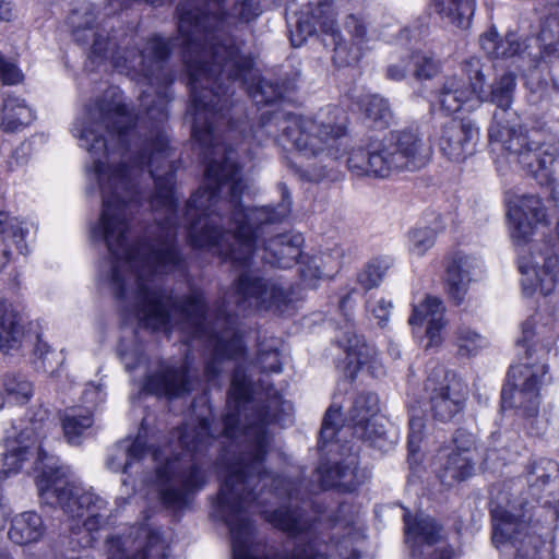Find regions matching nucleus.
<instances>
[{
    "mask_svg": "<svg viewBox=\"0 0 559 559\" xmlns=\"http://www.w3.org/2000/svg\"><path fill=\"white\" fill-rule=\"evenodd\" d=\"M469 83L457 76H448L437 93L440 109L451 116L463 109L471 110L481 98L485 75L476 70Z\"/></svg>",
    "mask_w": 559,
    "mask_h": 559,
    "instance_id": "obj_19",
    "label": "nucleus"
},
{
    "mask_svg": "<svg viewBox=\"0 0 559 559\" xmlns=\"http://www.w3.org/2000/svg\"><path fill=\"white\" fill-rule=\"evenodd\" d=\"M384 271L381 265L374 261L367 263L365 269L358 275V282L364 289L370 290L378 287L382 281Z\"/></svg>",
    "mask_w": 559,
    "mask_h": 559,
    "instance_id": "obj_56",
    "label": "nucleus"
},
{
    "mask_svg": "<svg viewBox=\"0 0 559 559\" xmlns=\"http://www.w3.org/2000/svg\"><path fill=\"white\" fill-rule=\"evenodd\" d=\"M3 388L9 397L20 404L27 403L33 396V384L20 374H7Z\"/></svg>",
    "mask_w": 559,
    "mask_h": 559,
    "instance_id": "obj_49",
    "label": "nucleus"
},
{
    "mask_svg": "<svg viewBox=\"0 0 559 559\" xmlns=\"http://www.w3.org/2000/svg\"><path fill=\"white\" fill-rule=\"evenodd\" d=\"M231 289L238 305L253 301L260 311L283 316L293 305V289L269 278L243 271L233 281Z\"/></svg>",
    "mask_w": 559,
    "mask_h": 559,
    "instance_id": "obj_12",
    "label": "nucleus"
},
{
    "mask_svg": "<svg viewBox=\"0 0 559 559\" xmlns=\"http://www.w3.org/2000/svg\"><path fill=\"white\" fill-rule=\"evenodd\" d=\"M147 57L156 63H165L173 53V44L159 34L151 35L146 40Z\"/></svg>",
    "mask_w": 559,
    "mask_h": 559,
    "instance_id": "obj_52",
    "label": "nucleus"
},
{
    "mask_svg": "<svg viewBox=\"0 0 559 559\" xmlns=\"http://www.w3.org/2000/svg\"><path fill=\"white\" fill-rule=\"evenodd\" d=\"M435 419L448 423L465 407L468 388L462 378L442 366L435 367L425 381Z\"/></svg>",
    "mask_w": 559,
    "mask_h": 559,
    "instance_id": "obj_13",
    "label": "nucleus"
},
{
    "mask_svg": "<svg viewBox=\"0 0 559 559\" xmlns=\"http://www.w3.org/2000/svg\"><path fill=\"white\" fill-rule=\"evenodd\" d=\"M515 87L516 76L512 72L503 73L491 84L488 100L497 106V110L493 112V122L488 130L490 141H501L503 138L502 130L509 131L508 126L499 118V110L503 115L511 108Z\"/></svg>",
    "mask_w": 559,
    "mask_h": 559,
    "instance_id": "obj_29",
    "label": "nucleus"
},
{
    "mask_svg": "<svg viewBox=\"0 0 559 559\" xmlns=\"http://www.w3.org/2000/svg\"><path fill=\"white\" fill-rule=\"evenodd\" d=\"M226 4L227 0H204L202 5H192L189 1L177 5V32L182 40L183 56L202 47L198 35L210 38L229 24L231 19L249 24L261 13L260 0H235L231 10Z\"/></svg>",
    "mask_w": 559,
    "mask_h": 559,
    "instance_id": "obj_5",
    "label": "nucleus"
},
{
    "mask_svg": "<svg viewBox=\"0 0 559 559\" xmlns=\"http://www.w3.org/2000/svg\"><path fill=\"white\" fill-rule=\"evenodd\" d=\"M40 427L41 425L37 424H34L31 428L26 427L20 431L14 440L9 441L7 452L0 455V478L17 473L25 462L35 456V469H43L40 464L46 457V453L41 451L39 444L36 445Z\"/></svg>",
    "mask_w": 559,
    "mask_h": 559,
    "instance_id": "obj_21",
    "label": "nucleus"
},
{
    "mask_svg": "<svg viewBox=\"0 0 559 559\" xmlns=\"http://www.w3.org/2000/svg\"><path fill=\"white\" fill-rule=\"evenodd\" d=\"M337 27L334 0L308 2L296 12L295 29L290 31V43L294 47H300L312 36H322L324 41Z\"/></svg>",
    "mask_w": 559,
    "mask_h": 559,
    "instance_id": "obj_15",
    "label": "nucleus"
},
{
    "mask_svg": "<svg viewBox=\"0 0 559 559\" xmlns=\"http://www.w3.org/2000/svg\"><path fill=\"white\" fill-rule=\"evenodd\" d=\"M157 115L155 133L146 138L132 156L133 164L141 168H150L155 159L165 158L170 150V140L164 130V123L168 120V111L165 108H159Z\"/></svg>",
    "mask_w": 559,
    "mask_h": 559,
    "instance_id": "obj_30",
    "label": "nucleus"
},
{
    "mask_svg": "<svg viewBox=\"0 0 559 559\" xmlns=\"http://www.w3.org/2000/svg\"><path fill=\"white\" fill-rule=\"evenodd\" d=\"M367 352H344V371L347 377L354 379L356 373L359 371L362 362V356H366Z\"/></svg>",
    "mask_w": 559,
    "mask_h": 559,
    "instance_id": "obj_64",
    "label": "nucleus"
},
{
    "mask_svg": "<svg viewBox=\"0 0 559 559\" xmlns=\"http://www.w3.org/2000/svg\"><path fill=\"white\" fill-rule=\"evenodd\" d=\"M429 5L441 20L467 28L475 13L476 0H430Z\"/></svg>",
    "mask_w": 559,
    "mask_h": 559,
    "instance_id": "obj_35",
    "label": "nucleus"
},
{
    "mask_svg": "<svg viewBox=\"0 0 559 559\" xmlns=\"http://www.w3.org/2000/svg\"><path fill=\"white\" fill-rule=\"evenodd\" d=\"M424 417L420 415H412L409 418L408 449L412 453L419 450L424 435Z\"/></svg>",
    "mask_w": 559,
    "mask_h": 559,
    "instance_id": "obj_61",
    "label": "nucleus"
},
{
    "mask_svg": "<svg viewBox=\"0 0 559 559\" xmlns=\"http://www.w3.org/2000/svg\"><path fill=\"white\" fill-rule=\"evenodd\" d=\"M444 313L443 301L430 294H427L418 305H413L408 324L413 328H421L427 322L425 336L428 343L425 349L441 346L443 342L442 334L447 326Z\"/></svg>",
    "mask_w": 559,
    "mask_h": 559,
    "instance_id": "obj_25",
    "label": "nucleus"
},
{
    "mask_svg": "<svg viewBox=\"0 0 559 559\" xmlns=\"http://www.w3.org/2000/svg\"><path fill=\"white\" fill-rule=\"evenodd\" d=\"M459 349H484L487 340L469 328H461L456 333Z\"/></svg>",
    "mask_w": 559,
    "mask_h": 559,
    "instance_id": "obj_57",
    "label": "nucleus"
},
{
    "mask_svg": "<svg viewBox=\"0 0 559 559\" xmlns=\"http://www.w3.org/2000/svg\"><path fill=\"white\" fill-rule=\"evenodd\" d=\"M150 176L154 181L152 202L168 211H177L179 202L176 195L175 173L168 171L164 175H155V171L151 169Z\"/></svg>",
    "mask_w": 559,
    "mask_h": 559,
    "instance_id": "obj_45",
    "label": "nucleus"
},
{
    "mask_svg": "<svg viewBox=\"0 0 559 559\" xmlns=\"http://www.w3.org/2000/svg\"><path fill=\"white\" fill-rule=\"evenodd\" d=\"M109 283L116 300L124 301L128 298V283L121 267L114 264L110 269Z\"/></svg>",
    "mask_w": 559,
    "mask_h": 559,
    "instance_id": "obj_58",
    "label": "nucleus"
},
{
    "mask_svg": "<svg viewBox=\"0 0 559 559\" xmlns=\"http://www.w3.org/2000/svg\"><path fill=\"white\" fill-rule=\"evenodd\" d=\"M335 344L340 349H364L367 344L362 334H359L352 323H346L337 329L335 334Z\"/></svg>",
    "mask_w": 559,
    "mask_h": 559,
    "instance_id": "obj_51",
    "label": "nucleus"
},
{
    "mask_svg": "<svg viewBox=\"0 0 559 559\" xmlns=\"http://www.w3.org/2000/svg\"><path fill=\"white\" fill-rule=\"evenodd\" d=\"M41 500L59 507L73 522L70 530L80 532L81 525L88 532L97 531L105 522L107 501L92 490H85L67 467L43 469L37 483Z\"/></svg>",
    "mask_w": 559,
    "mask_h": 559,
    "instance_id": "obj_4",
    "label": "nucleus"
},
{
    "mask_svg": "<svg viewBox=\"0 0 559 559\" xmlns=\"http://www.w3.org/2000/svg\"><path fill=\"white\" fill-rule=\"evenodd\" d=\"M25 75L22 69L13 61L5 58L0 50V82L4 86H14L23 83Z\"/></svg>",
    "mask_w": 559,
    "mask_h": 559,
    "instance_id": "obj_54",
    "label": "nucleus"
},
{
    "mask_svg": "<svg viewBox=\"0 0 559 559\" xmlns=\"http://www.w3.org/2000/svg\"><path fill=\"white\" fill-rule=\"evenodd\" d=\"M508 217L514 245L525 246L531 242L537 225L546 221L547 211L540 197L523 194L510 206Z\"/></svg>",
    "mask_w": 559,
    "mask_h": 559,
    "instance_id": "obj_22",
    "label": "nucleus"
},
{
    "mask_svg": "<svg viewBox=\"0 0 559 559\" xmlns=\"http://www.w3.org/2000/svg\"><path fill=\"white\" fill-rule=\"evenodd\" d=\"M36 119L35 111L13 93L3 94L0 124L7 133H14L31 126Z\"/></svg>",
    "mask_w": 559,
    "mask_h": 559,
    "instance_id": "obj_31",
    "label": "nucleus"
},
{
    "mask_svg": "<svg viewBox=\"0 0 559 559\" xmlns=\"http://www.w3.org/2000/svg\"><path fill=\"white\" fill-rule=\"evenodd\" d=\"M146 452L151 453L153 461H158L160 459V452L146 449L144 441L140 438H136L129 445L119 444L114 453L108 457L106 463L107 467L112 472L126 473L132 465V462L142 459Z\"/></svg>",
    "mask_w": 559,
    "mask_h": 559,
    "instance_id": "obj_40",
    "label": "nucleus"
},
{
    "mask_svg": "<svg viewBox=\"0 0 559 559\" xmlns=\"http://www.w3.org/2000/svg\"><path fill=\"white\" fill-rule=\"evenodd\" d=\"M94 424L93 413L88 408L72 407L64 411L61 425L64 438L71 444H80L86 431Z\"/></svg>",
    "mask_w": 559,
    "mask_h": 559,
    "instance_id": "obj_41",
    "label": "nucleus"
},
{
    "mask_svg": "<svg viewBox=\"0 0 559 559\" xmlns=\"http://www.w3.org/2000/svg\"><path fill=\"white\" fill-rule=\"evenodd\" d=\"M81 140L86 142V150L98 157H108L110 148L103 132L93 124H86L81 130Z\"/></svg>",
    "mask_w": 559,
    "mask_h": 559,
    "instance_id": "obj_50",
    "label": "nucleus"
},
{
    "mask_svg": "<svg viewBox=\"0 0 559 559\" xmlns=\"http://www.w3.org/2000/svg\"><path fill=\"white\" fill-rule=\"evenodd\" d=\"M136 297V314L145 328L155 331L170 328L174 310L194 334L206 332L209 302L203 290L194 289L177 300L162 288L154 289L139 283Z\"/></svg>",
    "mask_w": 559,
    "mask_h": 559,
    "instance_id": "obj_7",
    "label": "nucleus"
},
{
    "mask_svg": "<svg viewBox=\"0 0 559 559\" xmlns=\"http://www.w3.org/2000/svg\"><path fill=\"white\" fill-rule=\"evenodd\" d=\"M479 44L490 60H508L520 57L526 50V39L518 31L509 29L501 37L495 25L490 26L480 38Z\"/></svg>",
    "mask_w": 559,
    "mask_h": 559,
    "instance_id": "obj_28",
    "label": "nucleus"
},
{
    "mask_svg": "<svg viewBox=\"0 0 559 559\" xmlns=\"http://www.w3.org/2000/svg\"><path fill=\"white\" fill-rule=\"evenodd\" d=\"M406 542L415 547L417 544H435L440 539L441 527L432 518L424 513L412 516L404 514Z\"/></svg>",
    "mask_w": 559,
    "mask_h": 559,
    "instance_id": "obj_36",
    "label": "nucleus"
},
{
    "mask_svg": "<svg viewBox=\"0 0 559 559\" xmlns=\"http://www.w3.org/2000/svg\"><path fill=\"white\" fill-rule=\"evenodd\" d=\"M478 135L469 121L452 118L442 127L439 146L449 160L462 163L475 153Z\"/></svg>",
    "mask_w": 559,
    "mask_h": 559,
    "instance_id": "obj_24",
    "label": "nucleus"
},
{
    "mask_svg": "<svg viewBox=\"0 0 559 559\" xmlns=\"http://www.w3.org/2000/svg\"><path fill=\"white\" fill-rule=\"evenodd\" d=\"M259 242L263 247L265 261L274 267L290 269L301 255L305 238L301 233H284L265 238L266 229Z\"/></svg>",
    "mask_w": 559,
    "mask_h": 559,
    "instance_id": "obj_26",
    "label": "nucleus"
},
{
    "mask_svg": "<svg viewBox=\"0 0 559 559\" xmlns=\"http://www.w3.org/2000/svg\"><path fill=\"white\" fill-rule=\"evenodd\" d=\"M96 124L121 143H128L129 136L136 129L139 115L124 100L112 97H97L91 108Z\"/></svg>",
    "mask_w": 559,
    "mask_h": 559,
    "instance_id": "obj_16",
    "label": "nucleus"
},
{
    "mask_svg": "<svg viewBox=\"0 0 559 559\" xmlns=\"http://www.w3.org/2000/svg\"><path fill=\"white\" fill-rule=\"evenodd\" d=\"M61 354L62 352H39V356L35 361L36 368L53 374L57 371L55 365H60L63 361Z\"/></svg>",
    "mask_w": 559,
    "mask_h": 559,
    "instance_id": "obj_62",
    "label": "nucleus"
},
{
    "mask_svg": "<svg viewBox=\"0 0 559 559\" xmlns=\"http://www.w3.org/2000/svg\"><path fill=\"white\" fill-rule=\"evenodd\" d=\"M539 56L536 66L540 61L547 63L559 57V14H548L540 22L537 35Z\"/></svg>",
    "mask_w": 559,
    "mask_h": 559,
    "instance_id": "obj_39",
    "label": "nucleus"
},
{
    "mask_svg": "<svg viewBox=\"0 0 559 559\" xmlns=\"http://www.w3.org/2000/svg\"><path fill=\"white\" fill-rule=\"evenodd\" d=\"M453 443L454 449L451 453L474 457L476 450V439L472 432H468L464 429H457L453 437Z\"/></svg>",
    "mask_w": 559,
    "mask_h": 559,
    "instance_id": "obj_55",
    "label": "nucleus"
},
{
    "mask_svg": "<svg viewBox=\"0 0 559 559\" xmlns=\"http://www.w3.org/2000/svg\"><path fill=\"white\" fill-rule=\"evenodd\" d=\"M96 175L102 177L108 174V181L114 183L109 191L100 182L102 211L94 234L104 240L108 251L118 257L122 250V258L134 265L147 269L150 273H168L183 263V257L175 239L163 241L155 247L144 238L128 243L130 222L127 218L129 202L117 191V183L130 181L129 166L120 162L107 165L100 158L94 162Z\"/></svg>",
    "mask_w": 559,
    "mask_h": 559,
    "instance_id": "obj_2",
    "label": "nucleus"
},
{
    "mask_svg": "<svg viewBox=\"0 0 559 559\" xmlns=\"http://www.w3.org/2000/svg\"><path fill=\"white\" fill-rule=\"evenodd\" d=\"M519 271L525 275L522 288L526 296L537 292L548 296L556 289L559 283V227L557 237L545 240L538 255L532 254L530 263L520 264Z\"/></svg>",
    "mask_w": 559,
    "mask_h": 559,
    "instance_id": "obj_14",
    "label": "nucleus"
},
{
    "mask_svg": "<svg viewBox=\"0 0 559 559\" xmlns=\"http://www.w3.org/2000/svg\"><path fill=\"white\" fill-rule=\"evenodd\" d=\"M159 497L173 510H181L189 503L190 496L203 488L205 473L197 465L185 467L181 459H167L156 468Z\"/></svg>",
    "mask_w": 559,
    "mask_h": 559,
    "instance_id": "obj_11",
    "label": "nucleus"
},
{
    "mask_svg": "<svg viewBox=\"0 0 559 559\" xmlns=\"http://www.w3.org/2000/svg\"><path fill=\"white\" fill-rule=\"evenodd\" d=\"M285 126L282 128L281 139L292 144L299 154L313 157L324 151L336 148L343 139L348 136V117H344L340 121L319 123L312 118H307L293 112L281 114Z\"/></svg>",
    "mask_w": 559,
    "mask_h": 559,
    "instance_id": "obj_9",
    "label": "nucleus"
},
{
    "mask_svg": "<svg viewBox=\"0 0 559 559\" xmlns=\"http://www.w3.org/2000/svg\"><path fill=\"white\" fill-rule=\"evenodd\" d=\"M192 378L187 361L160 362L146 377L144 389L158 396L179 397L191 390Z\"/></svg>",
    "mask_w": 559,
    "mask_h": 559,
    "instance_id": "obj_23",
    "label": "nucleus"
},
{
    "mask_svg": "<svg viewBox=\"0 0 559 559\" xmlns=\"http://www.w3.org/2000/svg\"><path fill=\"white\" fill-rule=\"evenodd\" d=\"M231 210L228 215V233L234 241L249 253H255L267 226L283 222L292 211L287 186L278 183L282 201L276 205L252 206L243 204L245 185L239 174L227 182Z\"/></svg>",
    "mask_w": 559,
    "mask_h": 559,
    "instance_id": "obj_6",
    "label": "nucleus"
},
{
    "mask_svg": "<svg viewBox=\"0 0 559 559\" xmlns=\"http://www.w3.org/2000/svg\"><path fill=\"white\" fill-rule=\"evenodd\" d=\"M362 122L372 130H385L393 119V111L386 98L379 94L361 95L357 102Z\"/></svg>",
    "mask_w": 559,
    "mask_h": 559,
    "instance_id": "obj_33",
    "label": "nucleus"
},
{
    "mask_svg": "<svg viewBox=\"0 0 559 559\" xmlns=\"http://www.w3.org/2000/svg\"><path fill=\"white\" fill-rule=\"evenodd\" d=\"M27 234L28 230L22 226V222L11 216L9 212L0 211V272L11 260V250L3 243L4 239H11L17 252L26 255L28 253Z\"/></svg>",
    "mask_w": 559,
    "mask_h": 559,
    "instance_id": "obj_32",
    "label": "nucleus"
},
{
    "mask_svg": "<svg viewBox=\"0 0 559 559\" xmlns=\"http://www.w3.org/2000/svg\"><path fill=\"white\" fill-rule=\"evenodd\" d=\"M468 257L461 251L444 257L443 288L449 301L460 307L464 304L472 283Z\"/></svg>",
    "mask_w": 559,
    "mask_h": 559,
    "instance_id": "obj_27",
    "label": "nucleus"
},
{
    "mask_svg": "<svg viewBox=\"0 0 559 559\" xmlns=\"http://www.w3.org/2000/svg\"><path fill=\"white\" fill-rule=\"evenodd\" d=\"M492 542L496 545L514 540L523 524L508 511L496 508L492 510Z\"/></svg>",
    "mask_w": 559,
    "mask_h": 559,
    "instance_id": "obj_46",
    "label": "nucleus"
},
{
    "mask_svg": "<svg viewBox=\"0 0 559 559\" xmlns=\"http://www.w3.org/2000/svg\"><path fill=\"white\" fill-rule=\"evenodd\" d=\"M535 336V322L531 319L525 320L521 325V336L516 340V346L523 349H533Z\"/></svg>",
    "mask_w": 559,
    "mask_h": 559,
    "instance_id": "obj_63",
    "label": "nucleus"
},
{
    "mask_svg": "<svg viewBox=\"0 0 559 559\" xmlns=\"http://www.w3.org/2000/svg\"><path fill=\"white\" fill-rule=\"evenodd\" d=\"M436 231L430 227L414 228L408 234L409 250L424 255L436 242Z\"/></svg>",
    "mask_w": 559,
    "mask_h": 559,
    "instance_id": "obj_53",
    "label": "nucleus"
},
{
    "mask_svg": "<svg viewBox=\"0 0 559 559\" xmlns=\"http://www.w3.org/2000/svg\"><path fill=\"white\" fill-rule=\"evenodd\" d=\"M44 532L45 525L40 515L36 512H23L12 519L8 536L13 543L25 545L37 542Z\"/></svg>",
    "mask_w": 559,
    "mask_h": 559,
    "instance_id": "obj_37",
    "label": "nucleus"
},
{
    "mask_svg": "<svg viewBox=\"0 0 559 559\" xmlns=\"http://www.w3.org/2000/svg\"><path fill=\"white\" fill-rule=\"evenodd\" d=\"M474 466V457L449 453L438 472V477L444 486L452 487L472 476Z\"/></svg>",
    "mask_w": 559,
    "mask_h": 559,
    "instance_id": "obj_43",
    "label": "nucleus"
},
{
    "mask_svg": "<svg viewBox=\"0 0 559 559\" xmlns=\"http://www.w3.org/2000/svg\"><path fill=\"white\" fill-rule=\"evenodd\" d=\"M210 59L183 56L190 107L193 115L191 140L200 148L211 151L214 147L216 105L213 96L225 94L223 83L207 88L202 81L216 83L224 76L231 83H240L248 96L259 107L280 108L294 103L298 86L288 76L267 78L261 73L252 74L255 58L251 52H243L241 44L234 37L218 39L209 44Z\"/></svg>",
    "mask_w": 559,
    "mask_h": 559,
    "instance_id": "obj_1",
    "label": "nucleus"
},
{
    "mask_svg": "<svg viewBox=\"0 0 559 559\" xmlns=\"http://www.w3.org/2000/svg\"><path fill=\"white\" fill-rule=\"evenodd\" d=\"M341 418L340 409L330 407L324 416L320 431V440L324 443L332 441L337 432V426Z\"/></svg>",
    "mask_w": 559,
    "mask_h": 559,
    "instance_id": "obj_60",
    "label": "nucleus"
},
{
    "mask_svg": "<svg viewBox=\"0 0 559 559\" xmlns=\"http://www.w3.org/2000/svg\"><path fill=\"white\" fill-rule=\"evenodd\" d=\"M195 193L186 201L185 205V219L186 225V238L188 245L200 251H213L219 258L222 262H228L233 266L249 267L254 253H249L246 249H242L236 242H225L224 238L226 230L223 225L211 222L207 217L205 218L203 213L192 214V211H198Z\"/></svg>",
    "mask_w": 559,
    "mask_h": 559,
    "instance_id": "obj_10",
    "label": "nucleus"
},
{
    "mask_svg": "<svg viewBox=\"0 0 559 559\" xmlns=\"http://www.w3.org/2000/svg\"><path fill=\"white\" fill-rule=\"evenodd\" d=\"M356 464L354 459L346 464H335L333 466L320 465L317 469L318 479L323 489L332 487H342L345 490H352L356 483L354 476Z\"/></svg>",
    "mask_w": 559,
    "mask_h": 559,
    "instance_id": "obj_42",
    "label": "nucleus"
},
{
    "mask_svg": "<svg viewBox=\"0 0 559 559\" xmlns=\"http://www.w3.org/2000/svg\"><path fill=\"white\" fill-rule=\"evenodd\" d=\"M520 148L515 150L518 162L527 176L550 190L549 198L557 200L555 192L556 179L550 169L555 157L548 152L545 143L530 140L528 135L521 134L518 138Z\"/></svg>",
    "mask_w": 559,
    "mask_h": 559,
    "instance_id": "obj_17",
    "label": "nucleus"
},
{
    "mask_svg": "<svg viewBox=\"0 0 559 559\" xmlns=\"http://www.w3.org/2000/svg\"><path fill=\"white\" fill-rule=\"evenodd\" d=\"M407 64L417 81H427L436 78L442 69L441 62L421 50H413L407 56Z\"/></svg>",
    "mask_w": 559,
    "mask_h": 559,
    "instance_id": "obj_48",
    "label": "nucleus"
},
{
    "mask_svg": "<svg viewBox=\"0 0 559 559\" xmlns=\"http://www.w3.org/2000/svg\"><path fill=\"white\" fill-rule=\"evenodd\" d=\"M423 140L412 129L394 130L382 139L368 136L348 152L347 168L357 177L386 179L393 173L419 168Z\"/></svg>",
    "mask_w": 559,
    "mask_h": 559,
    "instance_id": "obj_3",
    "label": "nucleus"
},
{
    "mask_svg": "<svg viewBox=\"0 0 559 559\" xmlns=\"http://www.w3.org/2000/svg\"><path fill=\"white\" fill-rule=\"evenodd\" d=\"M345 28L356 46H362L366 43L368 28L362 19L355 14H348L345 19Z\"/></svg>",
    "mask_w": 559,
    "mask_h": 559,
    "instance_id": "obj_59",
    "label": "nucleus"
},
{
    "mask_svg": "<svg viewBox=\"0 0 559 559\" xmlns=\"http://www.w3.org/2000/svg\"><path fill=\"white\" fill-rule=\"evenodd\" d=\"M241 174V166L228 156L221 159H211L204 169L207 190L211 195H218L228 181Z\"/></svg>",
    "mask_w": 559,
    "mask_h": 559,
    "instance_id": "obj_38",
    "label": "nucleus"
},
{
    "mask_svg": "<svg viewBox=\"0 0 559 559\" xmlns=\"http://www.w3.org/2000/svg\"><path fill=\"white\" fill-rule=\"evenodd\" d=\"M212 439L210 423L206 418L199 420L197 426H185L179 431V442L190 452L202 451Z\"/></svg>",
    "mask_w": 559,
    "mask_h": 559,
    "instance_id": "obj_47",
    "label": "nucleus"
},
{
    "mask_svg": "<svg viewBox=\"0 0 559 559\" xmlns=\"http://www.w3.org/2000/svg\"><path fill=\"white\" fill-rule=\"evenodd\" d=\"M140 537H110L107 540L108 559H166L167 545L160 533L143 527Z\"/></svg>",
    "mask_w": 559,
    "mask_h": 559,
    "instance_id": "obj_18",
    "label": "nucleus"
},
{
    "mask_svg": "<svg viewBox=\"0 0 559 559\" xmlns=\"http://www.w3.org/2000/svg\"><path fill=\"white\" fill-rule=\"evenodd\" d=\"M537 353L525 352L521 362L510 368L508 382L501 391L502 406L519 409L524 417V428L532 436L542 435L546 428L538 417V385L546 376L547 365Z\"/></svg>",
    "mask_w": 559,
    "mask_h": 559,
    "instance_id": "obj_8",
    "label": "nucleus"
},
{
    "mask_svg": "<svg viewBox=\"0 0 559 559\" xmlns=\"http://www.w3.org/2000/svg\"><path fill=\"white\" fill-rule=\"evenodd\" d=\"M24 336L23 314L7 299L0 300V349H12Z\"/></svg>",
    "mask_w": 559,
    "mask_h": 559,
    "instance_id": "obj_34",
    "label": "nucleus"
},
{
    "mask_svg": "<svg viewBox=\"0 0 559 559\" xmlns=\"http://www.w3.org/2000/svg\"><path fill=\"white\" fill-rule=\"evenodd\" d=\"M330 43L326 39L323 41L325 47H331L333 50L332 61L337 68H345L355 66L360 61L361 58V46L356 44H348L342 35L341 29L337 27L333 34L328 36Z\"/></svg>",
    "mask_w": 559,
    "mask_h": 559,
    "instance_id": "obj_44",
    "label": "nucleus"
},
{
    "mask_svg": "<svg viewBox=\"0 0 559 559\" xmlns=\"http://www.w3.org/2000/svg\"><path fill=\"white\" fill-rule=\"evenodd\" d=\"M379 399L374 393H361L349 409V421L353 433L370 444L382 448L385 443L386 431L379 417Z\"/></svg>",
    "mask_w": 559,
    "mask_h": 559,
    "instance_id": "obj_20",
    "label": "nucleus"
}]
</instances>
